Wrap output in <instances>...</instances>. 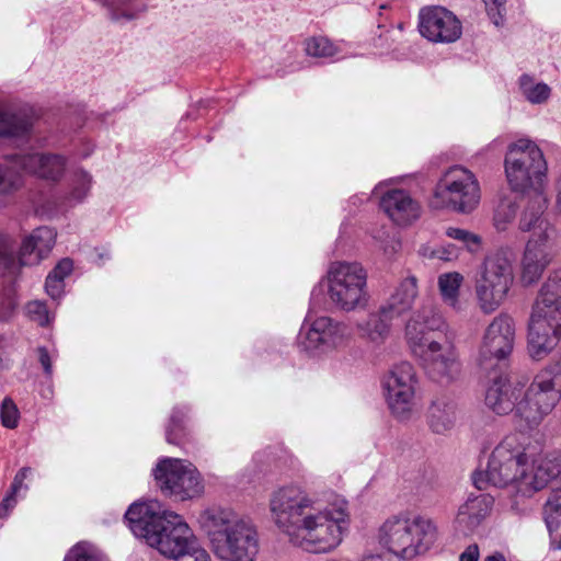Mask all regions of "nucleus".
<instances>
[{
	"mask_svg": "<svg viewBox=\"0 0 561 561\" xmlns=\"http://www.w3.org/2000/svg\"><path fill=\"white\" fill-rule=\"evenodd\" d=\"M270 512L278 530L288 541L311 553H328L341 542L348 520L347 504L319 507L300 485L288 484L270 497Z\"/></svg>",
	"mask_w": 561,
	"mask_h": 561,
	"instance_id": "f257e3e1",
	"label": "nucleus"
},
{
	"mask_svg": "<svg viewBox=\"0 0 561 561\" xmlns=\"http://www.w3.org/2000/svg\"><path fill=\"white\" fill-rule=\"evenodd\" d=\"M548 199L542 191L526 198L518 220L522 232H530L522 257L520 280L529 286L537 283L557 255L558 230L545 217Z\"/></svg>",
	"mask_w": 561,
	"mask_h": 561,
	"instance_id": "f03ea898",
	"label": "nucleus"
},
{
	"mask_svg": "<svg viewBox=\"0 0 561 561\" xmlns=\"http://www.w3.org/2000/svg\"><path fill=\"white\" fill-rule=\"evenodd\" d=\"M198 523L214 554L224 561H254L259 552L257 533L252 522L230 508L210 507Z\"/></svg>",
	"mask_w": 561,
	"mask_h": 561,
	"instance_id": "7ed1b4c3",
	"label": "nucleus"
},
{
	"mask_svg": "<svg viewBox=\"0 0 561 561\" xmlns=\"http://www.w3.org/2000/svg\"><path fill=\"white\" fill-rule=\"evenodd\" d=\"M125 518L136 537L167 558L182 551L195 538L182 516L163 510L158 501L131 504Z\"/></svg>",
	"mask_w": 561,
	"mask_h": 561,
	"instance_id": "20e7f679",
	"label": "nucleus"
},
{
	"mask_svg": "<svg viewBox=\"0 0 561 561\" xmlns=\"http://www.w3.org/2000/svg\"><path fill=\"white\" fill-rule=\"evenodd\" d=\"M561 340V268L541 285L528 323V353L535 360L547 357Z\"/></svg>",
	"mask_w": 561,
	"mask_h": 561,
	"instance_id": "39448f33",
	"label": "nucleus"
},
{
	"mask_svg": "<svg viewBox=\"0 0 561 561\" xmlns=\"http://www.w3.org/2000/svg\"><path fill=\"white\" fill-rule=\"evenodd\" d=\"M437 528L424 516L396 515L380 527V542L392 554L411 560L426 552L435 542Z\"/></svg>",
	"mask_w": 561,
	"mask_h": 561,
	"instance_id": "423d86ee",
	"label": "nucleus"
},
{
	"mask_svg": "<svg viewBox=\"0 0 561 561\" xmlns=\"http://www.w3.org/2000/svg\"><path fill=\"white\" fill-rule=\"evenodd\" d=\"M526 440L527 438L519 434L505 436L491 453L485 471L474 473V485L482 490L488 484L497 488L516 484L522 468L526 467L534 456Z\"/></svg>",
	"mask_w": 561,
	"mask_h": 561,
	"instance_id": "0eeeda50",
	"label": "nucleus"
},
{
	"mask_svg": "<svg viewBox=\"0 0 561 561\" xmlns=\"http://www.w3.org/2000/svg\"><path fill=\"white\" fill-rule=\"evenodd\" d=\"M547 169L543 153L533 140L520 138L508 145L504 170L513 192L522 194L540 192Z\"/></svg>",
	"mask_w": 561,
	"mask_h": 561,
	"instance_id": "6e6552de",
	"label": "nucleus"
},
{
	"mask_svg": "<svg viewBox=\"0 0 561 561\" xmlns=\"http://www.w3.org/2000/svg\"><path fill=\"white\" fill-rule=\"evenodd\" d=\"M561 401V360L538 373L523 391L517 405V416L528 427L538 426Z\"/></svg>",
	"mask_w": 561,
	"mask_h": 561,
	"instance_id": "1a4fd4ad",
	"label": "nucleus"
},
{
	"mask_svg": "<svg viewBox=\"0 0 561 561\" xmlns=\"http://www.w3.org/2000/svg\"><path fill=\"white\" fill-rule=\"evenodd\" d=\"M367 271L358 262H332L327 272V293L339 310L351 312L367 306Z\"/></svg>",
	"mask_w": 561,
	"mask_h": 561,
	"instance_id": "9d476101",
	"label": "nucleus"
},
{
	"mask_svg": "<svg viewBox=\"0 0 561 561\" xmlns=\"http://www.w3.org/2000/svg\"><path fill=\"white\" fill-rule=\"evenodd\" d=\"M513 284L514 273L510 260L501 253L486 256L474 279V296L481 312H495L507 299Z\"/></svg>",
	"mask_w": 561,
	"mask_h": 561,
	"instance_id": "9b49d317",
	"label": "nucleus"
},
{
	"mask_svg": "<svg viewBox=\"0 0 561 561\" xmlns=\"http://www.w3.org/2000/svg\"><path fill=\"white\" fill-rule=\"evenodd\" d=\"M480 198V185L474 174L465 168L453 167L436 184L433 204L469 214L477 208Z\"/></svg>",
	"mask_w": 561,
	"mask_h": 561,
	"instance_id": "f8f14e48",
	"label": "nucleus"
},
{
	"mask_svg": "<svg viewBox=\"0 0 561 561\" xmlns=\"http://www.w3.org/2000/svg\"><path fill=\"white\" fill-rule=\"evenodd\" d=\"M153 474L160 491L180 501L195 499L204 492L201 473L188 461L163 459L157 465Z\"/></svg>",
	"mask_w": 561,
	"mask_h": 561,
	"instance_id": "ddd939ff",
	"label": "nucleus"
},
{
	"mask_svg": "<svg viewBox=\"0 0 561 561\" xmlns=\"http://www.w3.org/2000/svg\"><path fill=\"white\" fill-rule=\"evenodd\" d=\"M454 339L455 334L412 351L426 375L435 382L448 385L460 375L461 364Z\"/></svg>",
	"mask_w": 561,
	"mask_h": 561,
	"instance_id": "4468645a",
	"label": "nucleus"
},
{
	"mask_svg": "<svg viewBox=\"0 0 561 561\" xmlns=\"http://www.w3.org/2000/svg\"><path fill=\"white\" fill-rule=\"evenodd\" d=\"M415 369L412 364L401 362L383 377L382 387L391 413L399 420L411 416L415 402Z\"/></svg>",
	"mask_w": 561,
	"mask_h": 561,
	"instance_id": "2eb2a0df",
	"label": "nucleus"
},
{
	"mask_svg": "<svg viewBox=\"0 0 561 561\" xmlns=\"http://www.w3.org/2000/svg\"><path fill=\"white\" fill-rule=\"evenodd\" d=\"M454 334L442 311L432 305L422 306L416 310L404 329L405 341L411 352Z\"/></svg>",
	"mask_w": 561,
	"mask_h": 561,
	"instance_id": "dca6fc26",
	"label": "nucleus"
},
{
	"mask_svg": "<svg viewBox=\"0 0 561 561\" xmlns=\"http://www.w3.org/2000/svg\"><path fill=\"white\" fill-rule=\"evenodd\" d=\"M515 344V322L506 313H500L485 329L479 351V362L484 369L493 366V360L508 357Z\"/></svg>",
	"mask_w": 561,
	"mask_h": 561,
	"instance_id": "f3484780",
	"label": "nucleus"
},
{
	"mask_svg": "<svg viewBox=\"0 0 561 561\" xmlns=\"http://www.w3.org/2000/svg\"><path fill=\"white\" fill-rule=\"evenodd\" d=\"M419 20L421 35L431 42L454 43L461 36V22L444 7L432 5L421 9Z\"/></svg>",
	"mask_w": 561,
	"mask_h": 561,
	"instance_id": "a211bd4d",
	"label": "nucleus"
},
{
	"mask_svg": "<svg viewBox=\"0 0 561 561\" xmlns=\"http://www.w3.org/2000/svg\"><path fill=\"white\" fill-rule=\"evenodd\" d=\"M351 337L350 327L331 317L322 316L314 319L300 343L306 350L328 352L343 346Z\"/></svg>",
	"mask_w": 561,
	"mask_h": 561,
	"instance_id": "6ab92c4d",
	"label": "nucleus"
},
{
	"mask_svg": "<svg viewBox=\"0 0 561 561\" xmlns=\"http://www.w3.org/2000/svg\"><path fill=\"white\" fill-rule=\"evenodd\" d=\"M32 114L22 107L0 106V138L13 144H25L32 138Z\"/></svg>",
	"mask_w": 561,
	"mask_h": 561,
	"instance_id": "aec40b11",
	"label": "nucleus"
},
{
	"mask_svg": "<svg viewBox=\"0 0 561 561\" xmlns=\"http://www.w3.org/2000/svg\"><path fill=\"white\" fill-rule=\"evenodd\" d=\"M35 172L33 154H11L0 162V196L11 195L24 185V178Z\"/></svg>",
	"mask_w": 561,
	"mask_h": 561,
	"instance_id": "412c9836",
	"label": "nucleus"
},
{
	"mask_svg": "<svg viewBox=\"0 0 561 561\" xmlns=\"http://www.w3.org/2000/svg\"><path fill=\"white\" fill-rule=\"evenodd\" d=\"M522 397V385L512 383L507 377H494L485 392V404L496 414L504 415L515 412Z\"/></svg>",
	"mask_w": 561,
	"mask_h": 561,
	"instance_id": "4be33fe9",
	"label": "nucleus"
},
{
	"mask_svg": "<svg viewBox=\"0 0 561 561\" xmlns=\"http://www.w3.org/2000/svg\"><path fill=\"white\" fill-rule=\"evenodd\" d=\"M381 209L399 226H407L420 216V205L403 190H390L380 199Z\"/></svg>",
	"mask_w": 561,
	"mask_h": 561,
	"instance_id": "5701e85b",
	"label": "nucleus"
},
{
	"mask_svg": "<svg viewBox=\"0 0 561 561\" xmlns=\"http://www.w3.org/2000/svg\"><path fill=\"white\" fill-rule=\"evenodd\" d=\"M493 499L486 494L469 496L459 507L456 518L457 526L465 534L473 533L490 514Z\"/></svg>",
	"mask_w": 561,
	"mask_h": 561,
	"instance_id": "b1692460",
	"label": "nucleus"
},
{
	"mask_svg": "<svg viewBox=\"0 0 561 561\" xmlns=\"http://www.w3.org/2000/svg\"><path fill=\"white\" fill-rule=\"evenodd\" d=\"M35 251V237H26L20 248L19 256L14 255V244L11 238L0 234V275L14 277L26 265L25 255Z\"/></svg>",
	"mask_w": 561,
	"mask_h": 561,
	"instance_id": "393cba45",
	"label": "nucleus"
},
{
	"mask_svg": "<svg viewBox=\"0 0 561 561\" xmlns=\"http://www.w3.org/2000/svg\"><path fill=\"white\" fill-rule=\"evenodd\" d=\"M427 424L435 434H446L451 431L458 419L457 403L448 396L435 397L427 409Z\"/></svg>",
	"mask_w": 561,
	"mask_h": 561,
	"instance_id": "a878e982",
	"label": "nucleus"
},
{
	"mask_svg": "<svg viewBox=\"0 0 561 561\" xmlns=\"http://www.w3.org/2000/svg\"><path fill=\"white\" fill-rule=\"evenodd\" d=\"M393 318L396 317L381 306L378 311L369 313L365 320L357 323L359 336L377 345L383 343L389 336Z\"/></svg>",
	"mask_w": 561,
	"mask_h": 561,
	"instance_id": "bb28decb",
	"label": "nucleus"
},
{
	"mask_svg": "<svg viewBox=\"0 0 561 561\" xmlns=\"http://www.w3.org/2000/svg\"><path fill=\"white\" fill-rule=\"evenodd\" d=\"M417 294V279L410 275L400 282L383 307L394 317H399L413 307Z\"/></svg>",
	"mask_w": 561,
	"mask_h": 561,
	"instance_id": "cd10ccee",
	"label": "nucleus"
},
{
	"mask_svg": "<svg viewBox=\"0 0 561 561\" xmlns=\"http://www.w3.org/2000/svg\"><path fill=\"white\" fill-rule=\"evenodd\" d=\"M551 481L552 479L539 466L538 461H534L529 471H526L525 467L522 468L515 485L517 492L523 496H531L545 489Z\"/></svg>",
	"mask_w": 561,
	"mask_h": 561,
	"instance_id": "c85d7f7f",
	"label": "nucleus"
},
{
	"mask_svg": "<svg viewBox=\"0 0 561 561\" xmlns=\"http://www.w3.org/2000/svg\"><path fill=\"white\" fill-rule=\"evenodd\" d=\"M32 474V468L23 467L15 474L8 494L3 497L0 503V518H7L12 510L15 507L20 499H23L28 486L24 484V480Z\"/></svg>",
	"mask_w": 561,
	"mask_h": 561,
	"instance_id": "c756f323",
	"label": "nucleus"
},
{
	"mask_svg": "<svg viewBox=\"0 0 561 561\" xmlns=\"http://www.w3.org/2000/svg\"><path fill=\"white\" fill-rule=\"evenodd\" d=\"M463 276L458 272H450L439 275L438 289L443 301L455 311H461L462 305L459 300V289Z\"/></svg>",
	"mask_w": 561,
	"mask_h": 561,
	"instance_id": "7c9ffc66",
	"label": "nucleus"
},
{
	"mask_svg": "<svg viewBox=\"0 0 561 561\" xmlns=\"http://www.w3.org/2000/svg\"><path fill=\"white\" fill-rule=\"evenodd\" d=\"M73 268V262L66 257L58 262L54 270L47 275L45 282V290L53 298H59L65 288L64 279Z\"/></svg>",
	"mask_w": 561,
	"mask_h": 561,
	"instance_id": "2f4dec72",
	"label": "nucleus"
},
{
	"mask_svg": "<svg viewBox=\"0 0 561 561\" xmlns=\"http://www.w3.org/2000/svg\"><path fill=\"white\" fill-rule=\"evenodd\" d=\"M65 159L59 154H37V179L56 182L65 171Z\"/></svg>",
	"mask_w": 561,
	"mask_h": 561,
	"instance_id": "473e14b6",
	"label": "nucleus"
},
{
	"mask_svg": "<svg viewBox=\"0 0 561 561\" xmlns=\"http://www.w3.org/2000/svg\"><path fill=\"white\" fill-rule=\"evenodd\" d=\"M518 82L523 96L531 104H542L550 98V87L543 82H535L529 75L520 76Z\"/></svg>",
	"mask_w": 561,
	"mask_h": 561,
	"instance_id": "72a5a7b5",
	"label": "nucleus"
},
{
	"mask_svg": "<svg viewBox=\"0 0 561 561\" xmlns=\"http://www.w3.org/2000/svg\"><path fill=\"white\" fill-rule=\"evenodd\" d=\"M91 184L92 176L87 171H76L71 180V187L69 194L66 197V202L70 206L82 203L91 190Z\"/></svg>",
	"mask_w": 561,
	"mask_h": 561,
	"instance_id": "f704fd0d",
	"label": "nucleus"
},
{
	"mask_svg": "<svg viewBox=\"0 0 561 561\" xmlns=\"http://www.w3.org/2000/svg\"><path fill=\"white\" fill-rule=\"evenodd\" d=\"M543 516L551 534L561 524V488L551 491L543 508Z\"/></svg>",
	"mask_w": 561,
	"mask_h": 561,
	"instance_id": "c9c22d12",
	"label": "nucleus"
},
{
	"mask_svg": "<svg viewBox=\"0 0 561 561\" xmlns=\"http://www.w3.org/2000/svg\"><path fill=\"white\" fill-rule=\"evenodd\" d=\"M305 50L308 56L316 58L333 57L340 51L335 44L323 36L308 38L305 43Z\"/></svg>",
	"mask_w": 561,
	"mask_h": 561,
	"instance_id": "e433bc0d",
	"label": "nucleus"
},
{
	"mask_svg": "<svg viewBox=\"0 0 561 561\" xmlns=\"http://www.w3.org/2000/svg\"><path fill=\"white\" fill-rule=\"evenodd\" d=\"M517 209L518 205L514 199L510 197L502 198L493 216V222L496 230H505L507 228V225L515 219Z\"/></svg>",
	"mask_w": 561,
	"mask_h": 561,
	"instance_id": "4c0bfd02",
	"label": "nucleus"
},
{
	"mask_svg": "<svg viewBox=\"0 0 561 561\" xmlns=\"http://www.w3.org/2000/svg\"><path fill=\"white\" fill-rule=\"evenodd\" d=\"M64 561H108L95 547L87 542L75 545L66 554Z\"/></svg>",
	"mask_w": 561,
	"mask_h": 561,
	"instance_id": "58836bf2",
	"label": "nucleus"
},
{
	"mask_svg": "<svg viewBox=\"0 0 561 561\" xmlns=\"http://www.w3.org/2000/svg\"><path fill=\"white\" fill-rule=\"evenodd\" d=\"M445 234L450 239L459 241L472 254H476L481 250V237L470 232L469 230L448 227Z\"/></svg>",
	"mask_w": 561,
	"mask_h": 561,
	"instance_id": "ea45409f",
	"label": "nucleus"
},
{
	"mask_svg": "<svg viewBox=\"0 0 561 561\" xmlns=\"http://www.w3.org/2000/svg\"><path fill=\"white\" fill-rule=\"evenodd\" d=\"M419 253L426 259H437L440 261L449 262L458 259L459 249L453 243L435 247L423 244L421 245Z\"/></svg>",
	"mask_w": 561,
	"mask_h": 561,
	"instance_id": "a19ab883",
	"label": "nucleus"
},
{
	"mask_svg": "<svg viewBox=\"0 0 561 561\" xmlns=\"http://www.w3.org/2000/svg\"><path fill=\"white\" fill-rule=\"evenodd\" d=\"M175 561H210L208 552L199 546L196 538L190 541L182 551L170 557Z\"/></svg>",
	"mask_w": 561,
	"mask_h": 561,
	"instance_id": "79ce46f5",
	"label": "nucleus"
},
{
	"mask_svg": "<svg viewBox=\"0 0 561 561\" xmlns=\"http://www.w3.org/2000/svg\"><path fill=\"white\" fill-rule=\"evenodd\" d=\"M57 233L50 227H37V259L46 257L55 245Z\"/></svg>",
	"mask_w": 561,
	"mask_h": 561,
	"instance_id": "37998d69",
	"label": "nucleus"
},
{
	"mask_svg": "<svg viewBox=\"0 0 561 561\" xmlns=\"http://www.w3.org/2000/svg\"><path fill=\"white\" fill-rule=\"evenodd\" d=\"M538 463L552 480L557 479L561 474V449L546 453Z\"/></svg>",
	"mask_w": 561,
	"mask_h": 561,
	"instance_id": "c03bdc74",
	"label": "nucleus"
},
{
	"mask_svg": "<svg viewBox=\"0 0 561 561\" xmlns=\"http://www.w3.org/2000/svg\"><path fill=\"white\" fill-rule=\"evenodd\" d=\"M486 13L495 26L504 24L506 0H483Z\"/></svg>",
	"mask_w": 561,
	"mask_h": 561,
	"instance_id": "a18cd8bd",
	"label": "nucleus"
},
{
	"mask_svg": "<svg viewBox=\"0 0 561 561\" xmlns=\"http://www.w3.org/2000/svg\"><path fill=\"white\" fill-rule=\"evenodd\" d=\"M0 417L3 426L14 428L18 425L19 411L10 398H4L0 407Z\"/></svg>",
	"mask_w": 561,
	"mask_h": 561,
	"instance_id": "49530a36",
	"label": "nucleus"
},
{
	"mask_svg": "<svg viewBox=\"0 0 561 561\" xmlns=\"http://www.w3.org/2000/svg\"><path fill=\"white\" fill-rule=\"evenodd\" d=\"M129 2L130 0H105V4L111 11L112 19L116 21L121 19H134V13L128 9Z\"/></svg>",
	"mask_w": 561,
	"mask_h": 561,
	"instance_id": "de8ad7c7",
	"label": "nucleus"
},
{
	"mask_svg": "<svg viewBox=\"0 0 561 561\" xmlns=\"http://www.w3.org/2000/svg\"><path fill=\"white\" fill-rule=\"evenodd\" d=\"M184 414L179 410H174L170 420V425L167 428V440L170 444H179V434L183 432L182 419Z\"/></svg>",
	"mask_w": 561,
	"mask_h": 561,
	"instance_id": "09e8293b",
	"label": "nucleus"
},
{
	"mask_svg": "<svg viewBox=\"0 0 561 561\" xmlns=\"http://www.w3.org/2000/svg\"><path fill=\"white\" fill-rule=\"evenodd\" d=\"M479 560V547L478 545H470L460 554L459 561H478Z\"/></svg>",
	"mask_w": 561,
	"mask_h": 561,
	"instance_id": "8fccbe9b",
	"label": "nucleus"
},
{
	"mask_svg": "<svg viewBox=\"0 0 561 561\" xmlns=\"http://www.w3.org/2000/svg\"><path fill=\"white\" fill-rule=\"evenodd\" d=\"M39 362L45 370L47 377L51 376V360L46 348H39Z\"/></svg>",
	"mask_w": 561,
	"mask_h": 561,
	"instance_id": "3c124183",
	"label": "nucleus"
},
{
	"mask_svg": "<svg viewBox=\"0 0 561 561\" xmlns=\"http://www.w3.org/2000/svg\"><path fill=\"white\" fill-rule=\"evenodd\" d=\"M50 322V314L44 304L37 301V323L46 325Z\"/></svg>",
	"mask_w": 561,
	"mask_h": 561,
	"instance_id": "603ef678",
	"label": "nucleus"
},
{
	"mask_svg": "<svg viewBox=\"0 0 561 561\" xmlns=\"http://www.w3.org/2000/svg\"><path fill=\"white\" fill-rule=\"evenodd\" d=\"M360 561H383V558H382L381 554H378V553L373 554V553H370V554H365L360 559Z\"/></svg>",
	"mask_w": 561,
	"mask_h": 561,
	"instance_id": "864d4df0",
	"label": "nucleus"
},
{
	"mask_svg": "<svg viewBox=\"0 0 561 561\" xmlns=\"http://www.w3.org/2000/svg\"><path fill=\"white\" fill-rule=\"evenodd\" d=\"M484 561H505V558L501 553H495L492 556H488Z\"/></svg>",
	"mask_w": 561,
	"mask_h": 561,
	"instance_id": "5fc2aeb1",
	"label": "nucleus"
},
{
	"mask_svg": "<svg viewBox=\"0 0 561 561\" xmlns=\"http://www.w3.org/2000/svg\"><path fill=\"white\" fill-rule=\"evenodd\" d=\"M41 213H42L43 215H46V216H48V217H51L56 211H55V210H51V209L47 210V209L45 208V206H42V208H41Z\"/></svg>",
	"mask_w": 561,
	"mask_h": 561,
	"instance_id": "6e6d98bb",
	"label": "nucleus"
},
{
	"mask_svg": "<svg viewBox=\"0 0 561 561\" xmlns=\"http://www.w3.org/2000/svg\"><path fill=\"white\" fill-rule=\"evenodd\" d=\"M399 242H394L393 245L391 247L392 248V251H397V248L399 247Z\"/></svg>",
	"mask_w": 561,
	"mask_h": 561,
	"instance_id": "4d7b16f0",
	"label": "nucleus"
},
{
	"mask_svg": "<svg viewBox=\"0 0 561 561\" xmlns=\"http://www.w3.org/2000/svg\"><path fill=\"white\" fill-rule=\"evenodd\" d=\"M51 392H53V391H51V389H50V388H48V389H47V393H44L43 396H44V397H48L49 394H51Z\"/></svg>",
	"mask_w": 561,
	"mask_h": 561,
	"instance_id": "13d9d810",
	"label": "nucleus"
},
{
	"mask_svg": "<svg viewBox=\"0 0 561 561\" xmlns=\"http://www.w3.org/2000/svg\"><path fill=\"white\" fill-rule=\"evenodd\" d=\"M556 548L561 549V540L558 543H556Z\"/></svg>",
	"mask_w": 561,
	"mask_h": 561,
	"instance_id": "bf43d9fd",
	"label": "nucleus"
},
{
	"mask_svg": "<svg viewBox=\"0 0 561 561\" xmlns=\"http://www.w3.org/2000/svg\"><path fill=\"white\" fill-rule=\"evenodd\" d=\"M31 307H32V304H28V305H27V310H28V312H31Z\"/></svg>",
	"mask_w": 561,
	"mask_h": 561,
	"instance_id": "052dcab7",
	"label": "nucleus"
}]
</instances>
